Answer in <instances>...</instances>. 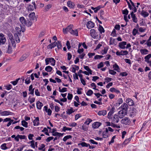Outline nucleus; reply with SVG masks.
Here are the masks:
<instances>
[{
  "label": "nucleus",
  "instance_id": "f257e3e1",
  "mask_svg": "<svg viewBox=\"0 0 151 151\" xmlns=\"http://www.w3.org/2000/svg\"><path fill=\"white\" fill-rule=\"evenodd\" d=\"M20 41L19 38H9L6 52L8 53H12L13 50L12 45L15 47L16 46V43H19Z\"/></svg>",
  "mask_w": 151,
  "mask_h": 151
},
{
  "label": "nucleus",
  "instance_id": "f03ea898",
  "mask_svg": "<svg viewBox=\"0 0 151 151\" xmlns=\"http://www.w3.org/2000/svg\"><path fill=\"white\" fill-rule=\"evenodd\" d=\"M19 20L21 23L20 24L21 30L22 32H24L25 30V26H27V27H30L32 24V22L29 20H27L26 21L25 18L22 17L19 18Z\"/></svg>",
  "mask_w": 151,
  "mask_h": 151
},
{
  "label": "nucleus",
  "instance_id": "7ed1b4c3",
  "mask_svg": "<svg viewBox=\"0 0 151 151\" xmlns=\"http://www.w3.org/2000/svg\"><path fill=\"white\" fill-rule=\"evenodd\" d=\"M107 117L114 123H118L119 121L118 117L116 114L113 115H112L109 116H107Z\"/></svg>",
  "mask_w": 151,
  "mask_h": 151
},
{
  "label": "nucleus",
  "instance_id": "20e7f679",
  "mask_svg": "<svg viewBox=\"0 0 151 151\" xmlns=\"http://www.w3.org/2000/svg\"><path fill=\"white\" fill-rule=\"evenodd\" d=\"M46 65H47L49 63H51V65L54 66L55 64V60L52 58H48L45 59Z\"/></svg>",
  "mask_w": 151,
  "mask_h": 151
},
{
  "label": "nucleus",
  "instance_id": "39448f33",
  "mask_svg": "<svg viewBox=\"0 0 151 151\" xmlns=\"http://www.w3.org/2000/svg\"><path fill=\"white\" fill-rule=\"evenodd\" d=\"M131 122L130 119L128 117H126L123 118L121 121V123L125 125H129Z\"/></svg>",
  "mask_w": 151,
  "mask_h": 151
},
{
  "label": "nucleus",
  "instance_id": "423d86ee",
  "mask_svg": "<svg viewBox=\"0 0 151 151\" xmlns=\"http://www.w3.org/2000/svg\"><path fill=\"white\" fill-rule=\"evenodd\" d=\"M0 114L2 116H8L12 115L13 113L9 111H2L0 110Z\"/></svg>",
  "mask_w": 151,
  "mask_h": 151
},
{
  "label": "nucleus",
  "instance_id": "0eeeda50",
  "mask_svg": "<svg viewBox=\"0 0 151 151\" xmlns=\"http://www.w3.org/2000/svg\"><path fill=\"white\" fill-rule=\"evenodd\" d=\"M127 112L124 111L122 110H120L117 113V115L118 117V118L120 119H122L126 115Z\"/></svg>",
  "mask_w": 151,
  "mask_h": 151
},
{
  "label": "nucleus",
  "instance_id": "6e6552de",
  "mask_svg": "<svg viewBox=\"0 0 151 151\" xmlns=\"http://www.w3.org/2000/svg\"><path fill=\"white\" fill-rule=\"evenodd\" d=\"M90 32L92 38H98L99 37L98 33L96 32L95 29H91Z\"/></svg>",
  "mask_w": 151,
  "mask_h": 151
},
{
  "label": "nucleus",
  "instance_id": "1a4fd4ad",
  "mask_svg": "<svg viewBox=\"0 0 151 151\" xmlns=\"http://www.w3.org/2000/svg\"><path fill=\"white\" fill-rule=\"evenodd\" d=\"M29 16L30 18V21L32 20L36 22L37 21V17H36L34 12H32L29 14Z\"/></svg>",
  "mask_w": 151,
  "mask_h": 151
},
{
  "label": "nucleus",
  "instance_id": "9d476101",
  "mask_svg": "<svg viewBox=\"0 0 151 151\" xmlns=\"http://www.w3.org/2000/svg\"><path fill=\"white\" fill-rule=\"evenodd\" d=\"M128 108L127 105L125 103H124L119 108L121 110H122L124 111L127 112V110Z\"/></svg>",
  "mask_w": 151,
  "mask_h": 151
},
{
  "label": "nucleus",
  "instance_id": "9b49d317",
  "mask_svg": "<svg viewBox=\"0 0 151 151\" xmlns=\"http://www.w3.org/2000/svg\"><path fill=\"white\" fill-rule=\"evenodd\" d=\"M128 52L126 50H121L120 52L117 51L116 52V54L117 55H126L128 54Z\"/></svg>",
  "mask_w": 151,
  "mask_h": 151
},
{
  "label": "nucleus",
  "instance_id": "f8f14e48",
  "mask_svg": "<svg viewBox=\"0 0 151 151\" xmlns=\"http://www.w3.org/2000/svg\"><path fill=\"white\" fill-rule=\"evenodd\" d=\"M94 26L95 24L94 23L91 21H89L86 24L87 27L89 29L93 27H94Z\"/></svg>",
  "mask_w": 151,
  "mask_h": 151
},
{
  "label": "nucleus",
  "instance_id": "ddd939ff",
  "mask_svg": "<svg viewBox=\"0 0 151 151\" xmlns=\"http://www.w3.org/2000/svg\"><path fill=\"white\" fill-rule=\"evenodd\" d=\"M109 135L107 129H105V130L102 133L103 138H106L109 137Z\"/></svg>",
  "mask_w": 151,
  "mask_h": 151
},
{
  "label": "nucleus",
  "instance_id": "4468645a",
  "mask_svg": "<svg viewBox=\"0 0 151 151\" xmlns=\"http://www.w3.org/2000/svg\"><path fill=\"white\" fill-rule=\"evenodd\" d=\"M57 45V42L55 41L53 43L50 44L47 47V48L48 49H51Z\"/></svg>",
  "mask_w": 151,
  "mask_h": 151
},
{
  "label": "nucleus",
  "instance_id": "2eb2a0df",
  "mask_svg": "<svg viewBox=\"0 0 151 151\" xmlns=\"http://www.w3.org/2000/svg\"><path fill=\"white\" fill-rule=\"evenodd\" d=\"M130 14L132 19L133 22L136 23H137V18L136 17L135 14H134L133 11L131 12Z\"/></svg>",
  "mask_w": 151,
  "mask_h": 151
},
{
  "label": "nucleus",
  "instance_id": "dca6fc26",
  "mask_svg": "<svg viewBox=\"0 0 151 151\" xmlns=\"http://www.w3.org/2000/svg\"><path fill=\"white\" fill-rule=\"evenodd\" d=\"M33 125L37 126L39 124V119L38 117H36L35 119L33 121Z\"/></svg>",
  "mask_w": 151,
  "mask_h": 151
},
{
  "label": "nucleus",
  "instance_id": "f3484780",
  "mask_svg": "<svg viewBox=\"0 0 151 151\" xmlns=\"http://www.w3.org/2000/svg\"><path fill=\"white\" fill-rule=\"evenodd\" d=\"M113 68L114 70L118 72H120V69L119 67L116 63L113 65Z\"/></svg>",
  "mask_w": 151,
  "mask_h": 151
},
{
  "label": "nucleus",
  "instance_id": "a211bd4d",
  "mask_svg": "<svg viewBox=\"0 0 151 151\" xmlns=\"http://www.w3.org/2000/svg\"><path fill=\"white\" fill-rule=\"evenodd\" d=\"M137 113V110L134 108H132V110L130 112V116L131 117H134L136 115Z\"/></svg>",
  "mask_w": 151,
  "mask_h": 151
},
{
  "label": "nucleus",
  "instance_id": "6ab92c4d",
  "mask_svg": "<svg viewBox=\"0 0 151 151\" xmlns=\"http://www.w3.org/2000/svg\"><path fill=\"white\" fill-rule=\"evenodd\" d=\"M34 88H33V86L32 85H31L29 87V94H31L33 96L34 95Z\"/></svg>",
  "mask_w": 151,
  "mask_h": 151
},
{
  "label": "nucleus",
  "instance_id": "aec40b11",
  "mask_svg": "<svg viewBox=\"0 0 151 151\" xmlns=\"http://www.w3.org/2000/svg\"><path fill=\"white\" fill-rule=\"evenodd\" d=\"M101 124L98 122H94L92 124V127L94 129L98 128L101 125Z\"/></svg>",
  "mask_w": 151,
  "mask_h": 151
},
{
  "label": "nucleus",
  "instance_id": "412c9836",
  "mask_svg": "<svg viewBox=\"0 0 151 151\" xmlns=\"http://www.w3.org/2000/svg\"><path fill=\"white\" fill-rule=\"evenodd\" d=\"M103 7L102 6L100 5L95 8L92 6L91 8L92 9L94 10L95 13H96L100 9Z\"/></svg>",
  "mask_w": 151,
  "mask_h": 151
},
{
  "label": "nucleus",
  "instance_id": "4be33fe9",
  "mask_svg": "<svg viewBox=\"0 0 151 151\" xmlns=\"http://www.w3.org/2000/svg\"><path fill=\"white\" fill-rule=\"evenodd\" d=\"M44 110L47 113V114L48 115L50 116L51 114L52 111L50 109H48V107L47 106H44Z\"/></svg>",
  "mask_w": 151,
  "mask_h": 151
},
{
  "label": "nucleus",
  "instance_id": "5701e85b",
  "mask_svg": "<svg viewBox=\"0 0 151 151\" xmlns=\"http://www.w3.org/2000/svg\"><path fill=\"white\" fill-rule=\"evenodd\" d=\"M67 4L68 6L71 8H74L75 6V4L74 3L71 1H68L67 2Z\"/></svg>",
  "mask_w": 151,
  "mask_h": 151
},
{
  "label": "nucleus",
  "instance_id": "b1692460",
  "mask_svg": "<svg viewBox=\"0 0 151 151\" xmlns=\"http://www.w3.org/2000/svg\"><path fill=\"white\" fill-rule=\"evenodd\" d=\"M45 145L42 144H41L39 145L38 149V150H40V151H45Z\"/></svg>",
  "mask_w": 151,
  "mask_h": 151
},
{
  "label": "nucleus",
  "instance_id": "393cba45",
  "mask_svg": "<svg viewBox=\"0 0 151 151\" xmlns=\"http://www.w3.org/2000/svg\"><path fill=\"white\" fill-rule=\"evenodd\" d=\"M126 102L127 103L129 106H132L134 105L133 101L131 99H126Z\"/></svg>",
  "mask_w": 151,
  "mask_h": 151
},
{
  "label": "nucleus",
  "instance_id": "a878e982",
  "mask_svg": "<svg viewBox=\"0 0 151 151\" xmlns=\"http://www.w3.org/2000/svg\"><path fill=\"white\" fill-rule=\"evenodd\" d=\"M127 42H122L119 43V47L122 49H124L126 47L125 45H126Z\"/></svg>",
  "mask_w": 151,
  "mask_h": 151
},
{
  "label": "nucleus",
  "instance_id": "bb28decb",
  "mask_svg": "<svg viewBox=\"0 0 151 151\" xmlns=\"http://www.w3.org/2000/svg\"><path fill=\"white\" fill-rule=\"evenodd\" d=\"M109 49V47L107 46L104 47L103 50H102L100 52L101 54L103 55L106 54L108 50Z\"/></svg>",
  "mask_w": 151,
  "mask_h": 151
},
{
  "label": "nucleus",
  "instance_id": "cd10ccee",
  "mask_svg": "<svg viewBox=\"0 0 151 151\" xmlns=\"http://www.w3.org/2000/svg\"><path fill=\"white\" fill-rule=\"evenodd\" d=\"M140 14L144 17L145 18L148 17L149 15V14L147 12H145L143 10H142L141 12L140 13Z\"/></svg>",
  "mask_w": 151,
  "mask_h": 151
},
{
  "label": "nucleus",
  "instance_id": "c85d7f7f",
  "mask_svg": "<svg viewBox=\"0 0 151 151\" xmlns=\"http://www.w3.org/2000/svg\"><path fill=\"white\" fill-rule=\"evenodd\" d=\"M110 91L112 92H115L117 94H119L120 93V91L119 90L113 87L111 88L110 89Z\"/></svg>",
  "mask_w": 151,
  "mask_h": 151
},
{
  "label": "nucleus",
  "instance_id": "c756f323",
  "mask_svg": "<svg viewBox=\"0 0 151 151\" xmlns=\"http://www.w3.org/2000/svg\"><path fill=\"white\" fill-rule=\"evenodd\" d=\"M37 108L39 109H41L43 106L42 103L40 101H37L36 103Z\"/></svg>",
  "mask_w": 151,
  "mask_h": 151
},
{
  "label": "nucleus",
  "instance_id": "7c9ffc66",
  "mask_svg": "<svg viewBox=\"0 0 151 151\" xmlns=\"http://www.w3.org/2000/svg\"><path fill=\"white\" fill-rule=\"evenodd\" d=\"M106 114V111L105 110H101L99 111L98 114L99 116H104Z\"/></svg>",
  "mask_w": 151,
  "mask_h": 151
},
{
  "label": "nucleus",
  "instance_id": "2f4dec72",
  "mask_svg": "<svg viewBox=\"0 0 151 151\" xmlns=\"http://www.w3.org/2000/svg\"><path fill=\"white\" fill-rule=\"evenodd\" d=\"M115 108L114 106L112 107L110 111L109 112L107 116H109L112 115L115 111Z\"/></svg>",
  "mask_w": 151,
  "mask_h": 151
},
{
  "label": "nucleus",
  "instance_id": "473e14b6",
  "mask_svg": "<svg viewBox=\"0 0 151 151\" xmlns=\"http://www.w3.org/2000/svg\"><path fill=\"white\" fill-rule=\"evenodd\" d=\"M75 110L72 108H71L70 109H67L66 112L67 114L70 115Z\"/></svg>",
  "mask_w": 151,
  "mask_h": 151
},
{
  "label": "nucleus",
  "instance_id": "72a5a7b5",
  "mask_svg": "<svg viewBox=\"0 0 151 151\" xmlns=\"http://www.w3.org/2000/svg\"><path fill=\"white\" fill-rule=\"evenodd\" d=\"M70 33L72 35L76 36H77L78 35V32L77 29H72V30H71V31L70 32Z\"/></svg>",
  "mask_w": 151,
  "mask_h": 151
},
{
  "label": "nucleus",
  "instance_id": "f704fd0d",
  "mask_svg": "<svg viewBox=\"0 0 151 151\" xmlns=\"http://www.w3.org/2000/svg\"><path fill=\"white\" fill-rule=\"evenodd\" d=\"M123 100L122 98H119L117 100V102L116 104V106H119L120 104L123 103Z\"/></svg>",
  "mask_w": 151,
  "mask_h": 151
},
{
  "label": "nucleus",
  "instance_id": "c9c22d12",
  "mask_svg": "<svg viewBox=\"0 0 151 151\" xmlns=\"http://www.w3.org/2000/svg\"><path fill=\"white\" fill-rule=\"evenodd\" d=\"M28 100L30 104H31L35 102V98L33 97H32L31 96H29L28 98Z\"/></svg>",
  "mask_w": 151,
  "mask_h": 151
},
{
  "label": "nucleus",
  "instance_id": "e433bc0d",
  "mask_svg": "<svg viewBox=\"0 0 151 151\" xmlns=\"http://www.w3.org/2000/svg\"><path fill=\"white\" fill-rule=\"evenodd\" d=\"M21 124L25 128H27L28 127V123L25 120L22 121Z\"/></svg>",
  "mask_w": 151,
  "mask_h": 151
},
{
  "label": "nucleus",
  "instance_id": "4c0bfd02",
  "mask_svg": "<svg viewBox=\"0 0 151 151\" xmlns=\"http://www.w3.org/2000/svg\"><path fill=\"white\" fill-rule=\"evenodd\" d=\"M129 1H130V3L132 5V6L134 7L133 9V11H134V13L136 12H137V8H136L135 6V5L134 3L131 0H129Z\"/></svg>",
  "mask_w": 151,
  "mask_h": 151
},
{
  "label": "nucleus",
  "instance_id": "58836bf2",
  "mask_svg": "<svg viewBox=\"0 0 151 151\" xmlns=\"http://www.w3.org/2000/svg\"><path fill=\"white\" fill-rule=\"evenodd\" d=\"M98 30L100 33L101 34L102 32H104L105 30L102 26L99 25Z\"/></svg>",
  "mask_w": 151,
  "mask_h": 151
},
{
  "label": "nucleus",
  "instance_id": "ea45409f",
  "mask_svg": "<svg viewBox=\"0 0 151 151\" xmlns=\"http://www.w3.org/2000/svg\"><path fill=\"white\" fill-rule=\"evenodd\" d=\"M6 143H4L1 145L0 146L1 148L4 150H5L8 149V147L6 146Z\"/></svg>",
  "mask_w": 151,
  "mask_h": 151
},
{
  "label": "nucleus",
  "instance_id": "a19ab883",
  "mask_svg": "<svg viewBox=\"0 0 151 151\" xmlns=\"http://www.w3.org/2000/svg\"><path fill=\"white\" fill-rule=\"evenodd\" d=\"M52 69V68L50 66H48L46 67L45 68V70L48 72H51Z\"/></svg>",
  "mask_w": 151,
  "mask_h": 151
},
{
  "label": "nucleus",
  "instance_id": "79ce46f5",
  "mask_svg": "<svg viewBox=\"0 0 151 151\" xmlns=\"http://www.w3.org/2000/svg\"><path fill=\"white\" fill-rule=\"evenodd\" d=\"M84 69L87 70L90 74H92V70L89 68L88 66H84Z\"/></svg>",
  "mask_w": 151,
  "mask_h": 151
},
{
  "label": "nucleus",
  "instance_id": "37998d69",
  "mask_svg": "<svg viewBox=\"0 0 151 151\" xmlns=\"http://www.w3.org/2000/svg\"><path fill=\"white\" fill-rule=\"evenodd\" d=\"M27 58V55H23L20 58L19 61L20 62H22L24 60Z\"/></svg>",
  "mask_w": 151,
  "mask_h": 151
},
{
  "label": "nucleus",
  "instance_id": "c03bdc74",
  "mask_svg": "<svg viewBox=\"0 0 151 151\" xmlns=\"http://www.w3.org/2000/svg\"><path fill=\"white\" fill-rule=\"evenodd\" d=\"M141 54L142 55H146L148 53V50L147 49H141L140 50Z\"/></svg>",
  "mask_w": 151,
  "mask_h": 151
},
{
  "label": "nucleus",
  "instance_id": "a18cd8bd",
  "mask_svg": "<svg viewBox=\"0 0 151 151\" xmlns=\"http://www.w3.org/2000/svg\"><path fill=\"white\" fill-rule=\"evenodd\" d=\"M151 57V54H149L148 55H147L145 57V61L147 63L150 60H149V59Z\"/></svg>",
  "mask_w": 151,
  "mask_h": 151
},
{
  "label": "nucleus",
  "instance_id": "49530a36",
  "mask_svg": "<svg viewBox=\"0 0 151 151\" xmlns=\"http://www.w3.org/2000/svg\"><path fill=\"white\" fill-rule=\"evenodd\" d=\"M72 137L71 135H69L65 136L63 139V140L64 142L66 141L68 139L71 138Z\"/></svg>",
  "mask_w": 151,
  "mask_h": 151
},
{
  "label": "nucleus",
  "instance_id": "de8ad7c7",
  "mask_svg": "<svg viewBox=\"0 0 151 151\" xmlns=\"http://www.w3.org/2000/svg\"><path fill=\"white\" fill-rule=\"evenodd\" d=\"M92 121V120L89 118H88L86 119L84 122V124L88 125Z\"/></svg>",
  "mask_w": 151,
  "mask_h": 151
},
{
  "label": "nucleus",
  "instance_id": "09e8293b",
  "mask_svg": "<svg viewBox=\"0 0 151 151\" xmlns=\"http://www.w3.org/2000/svg\"><path fill=\"white\" fill-rule=\"evenodd\" d=\"M132 138V137H131L129 138L126 139L124 142L123 144L124 145H126L128 143L131 141Z\"/></svg>",
  "mask_w": 151,
  "mask_h": 151
},
{
  "label": "nucleus",
  "instance_id": "8fccbe9b",
  "mask_svg": "<svg viewBox=\"0 0 151 151\" xmlns=\"http://www.w3.org/2000/svg\"><path fill=\"white\" fill-rule=\"evenodd\" d=\"M71 128H69L66 127H64L62 128V131L64 132H65L66 131H71Z\"/></svg>",
  "mask_w": 151,
  "mask_h": 151
},
{
  "label": "nucleus",
  "instance_id": "3c124183",
  "mask_svg": "<svg viewBox=\"0 0 151 151\" xmlns=\"http://www.w3.org/2000/svg\"><path fill=\"white\" fill-rule=\"evenodd\" d=\"M35 7H34L31 4L29 5L28 7V10L30 11H32L34 10V9H35Z\"/></svg>",
  "mask_w": 151,
  "mask_h": 151
},
{
  "label": "nucleus",
  "instance_id": "603ef678",
  "mask_svg": "<svg viewBox=\"0 0 151 151\" xmlns=\"http://www.w3.org/2000/svg\"><path fill=\"white\" fill-rule=\"evenodd\" d=\"M6 41V38H0V45L4 44Z\"/></svg>",
  "mask_w": 151,
  "mask_h": 151
},
{
  "label": "nucleus",
  "instance_id": "864d4df0",
  "mask_svg": "<svg viewBox=\"0 0 151 151\" xmlns=\"http://www.w3.org/2000/svg\"><path fill=\"white\" fill-rule=\"evenodd\" d=\"M73 27V25H69L66 28V29L68 31V32L70 33V32L71 31V30H72V27Z\"/></svg>",
  "mask_w": 151,
  "mask_h": 151
},
{
  "label": "nucleus",
  "instance_id": "5fc2aeb1",
  "mask_svg": "<svg viewBox=\"0 0 151 151\" xmlns=\"http://www.w3.org/2000/svg\"><path fill=\"white\" fill-rule=\"evenodd\" d=\"M122 12L124 15H127L128 14L129 11L127 9H126L124 10H122Z\"/></svg>",
  "mask_w": 151,
  "mask_h": 151
},
{
  "label": "nucleus",
  "instance_id": "6e6d98bb",
  "mask_svg": "<svg viewBox=\"0 0 151 151\" xmlns=\"http://www.w3.org/2000/svg\"><path fill=\"white\" fill-rule=\"evenodd\" d=\"M109 74L113 75H115L116 73V71H115L114 70H109Z\"/></svg>",
  "mask_w": 151,
  "mask_h": 151
},
{
  "label": "nucleus",
  "instance_id": "4d7b16f0",
  "mask_svg": "<svg viewBox=\"0 0 151 151\" xmlns=\"http://www.w3.org/2000/svg\"><path fill=\"white\" fill-rule=\"evenodd\" d=\"M14 129H19L21 131H23L24 129L22 127H20L19 126H17L14 127Z\"/></svg>",
  "mask_w": 151,
  "mask_h": 151
},
{
  "label": "nucleus",
  "instance_id": "13d9d810",
  "mask_svg": "<svg viewBox=\"0 0 151 151\" xmlns=\"http://www.w3.org/2000/svg\"><path fill=\"white\" fill-rule=\"evenodd\" d=\"M79 144L81 145L83 147H88V145H89V144H87L85 142H82Z\"/></svg>",
  "mask_w": 151,
  "mask_h": 151
},
{
  "label": "nucleus",
  "instance_id": "bf43d9fd",
  "mask_svg": "<svg viewBox=\"0 0 151 151\" xmlns=\"http://www.w3.org/2000/svg\"><path fill=\"white\" fill-rule=\"evenodd\" d=\"M52 6L51 4H49L47 5L45 7V11H47L49 9H50Z\"/></svg>",
  "mask_w": 151,
  "mask_h": 151
},
{
  "label": "nucleus",
  "instance_id": "052dcab7",
  "mask_svg": "<svg viewBox=\"0 0 151 151\" xmlns=\"http://www.w3.org/2000/svg\"><path fill=\"white\" fill-rule=\"evenodd\" d=\"M19 79V78L17 79L15 81H11V83L13 84V85L15 86L17 84Z\"/></svg>",
  "mask_w": 151,
  "mask_h": 151
},
{
  "label": "nucleus",
  "instance_id": "680f3d73",
  "mask_svg": "<svg viewBox=\"0 0 151 151\" xmlns=\"http://www.w3.org/2000/svg\"><path fill=\"white\" fill-rule=\"evenodd\" d=\"M30 144V146L33 148H34L35 147V141L34 140H32L30 141L29 142V143Z\"/></svg>",
  "mask_w": 151,
  "mask_h": 151
},
{
  "label": "nucleus",
  "instance_id": "e2e57ef3",
  "mask_svg": "<svg viewBox=\"0 0 151 151\" xmlns=\"http://www.w3.org/2000/svg\"><path fill=\"white\" fill-rule=\"evenodd\" d=\"M93 93V91L91 90H89L86 93L88 96H91Z\"/></svg>",
  "mask_w": 151,
  "mask_h": 151
},
{
  "label": "nucleus",
  "instance_id": "0e129e2a",
  "mask_svg": "<svg viewBox=\"0 0 151 151\" xmlns=\"http://www.w3.org/2000/svg\"><path fill=\"white\" fill-rule=\"evenodd\" d=\"M5 88L7 90H9L12 88V86L11 84H9L8 85L5 86Z\"/></svg>",
  "mask_w": 151,
  "mask_h": 151
},
{
  "label": "nucleus",
  "instance_id": "69168bd1",
  "mask_svg": "<svg viewBox=\"0 0 151 151\" xmlns=\"http://www.w3.org/2000/svg\"><path fill=\"white\" fill-rule=\"evenodd\" d=\"M56 46H57V47L58 49H61L62 47V45L60 42L58 41L57 42Z\"/></svg>",
  "mask_w": 151,
  "mask_h": 151
},
{
  "label": "nucleus",
  "instance_id": "338daca9",
  "mask_svg": "<svg viewBox=\"0 0 151 151\" xmlns=\"http://www.w3.org/2000/svg\"><path fill=\"white\" fill-rule=\"evenodd\" d=\"M35 94L37 96H40V93L37 89H36L35 90Z\"/></svg>",
  "mask_w": 151,
  "mask_h": 151
},
{
  "label": "nucleus",
  "instance_id": "774afa93",
  "mask_svg": "<svg viewBox=\"0 0 151 151\" xmlns=\"http://www.w3.org/2000/svg\"><path fill=\"white\" fill-rule=\"evenodd\" d=\"M19 139H26V136L24 135H20L18 134Z\"/></svg>",
  "mask_w": 151,
  "mask_h": 151
}]
</instances>
